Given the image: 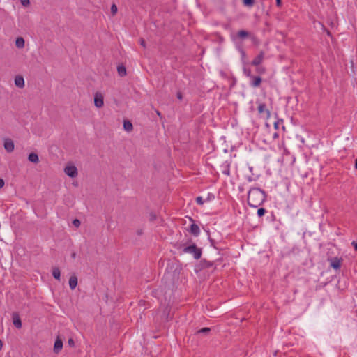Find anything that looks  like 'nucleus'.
<instances>
[{
    "instance_id": "ea45409f",
    "label": "nucleus",
    "mask_w": 357,
    "mask_h": 357,
    "mask_svg": "<svg viewBox=\"0 0 357 357\" xmlns=\"http://www.w3.org/2000/svg\"><path fill=\"white\" fill-rule=\"evenodd\" d=\"M354 167L356 169H357V159L355 160Z\"/></svg>"
},
{
    "instance_id": "20e7f679",
    "label": "nucleus",
    "mask_w": 357,
    "mask_h": 357,
    "mask_svg": "<svg viewBox=\"0 0 357 357\" xmlns=\"http://www.w3.org/2000/svg\"><path fill=\"white\" fill-rule=\"evenodd\" d=\"M190 220L192 223L190 225V227L188 231L194 236L197 237L199 236L201 232L199 227L195 223V221L191 218H190Z\"/></svg>"
},
{
    "instance_id": "39448f33",
    "label": "nucleus",
    "mask_w": 357,
    "mask_h": 357,
    "mask_svg": "<svg viewBox=\"0 0 357 357\" xmlns=\"http://www.w3.org/2000/svg\"><path fill=\"white\" fill-rule=\"evenodd\" d=\"M94 105L98 108H101L104 105V97L101 93L97 92L94 96Z\"/></svg>"
},
{
    "instance_id": "0eeeda50",
    "label": "nucleus",
    "mask_w": 357,
    "mask_h": 357,
    "mask_svg": "<svg viewBox=\"0 0 357 357\" xmlns=\"http://www.w3.org/2000/svg\"><path fill=\"white\" fill-rule=\"evenodd\" d=\"M12 319H13V325L17 328H22V321L20 319L19 314L17 312H13L12 314Z\"/></svg>"
},
{
    "instance_id": "2f4dec72",
    "label": "nucleus",
    "mask_w": 357,
    "mask_h": 357,
    "mask_svg": "<svg viewBox=\"0 0 357 357\" xmlns=\"http://www.w3.org/2000/svg\"><path fill=\"white\" fill-rule=\"evenodd\" d=\"M73 224L75 227H79L80 226V221L78 220V219H75L73 221Z\"/></svg>"
},
{
    "instance_id": "7c9ffc66",
    "label": "nucleus",
    "mask_w": 357,
    "mask_h": 357,
    "mask_svg": "<svg viewBox=\"0 0 357 357\" xmlns=\"http://www.w3.org/2000/svg\"><path fill=\"white\" fill-rule=\"evenodd\" d=\"M20 1L22 5L25 7L28 6L30 4L29 0H20Z\"/></svg>"
},
{
    "instance_id": "cd10ccee",
    "label": "nucleus",
    "mask_w": 357,
    "mask_h": 357,
    "mask_svg": "<svg viewBox=\"0 0 357 357\" xmlns=\"http://www.w3.org/2000/svg\"><path fill=\"white\" fill-rule=\"evenodd\" d=\"M282 122H283L282 119H278V121H275L274 122V128H275V129L278 130L280 123H282Z\"/></svg>"
},
{
    "instance_id": "37998d69",
    "label": "nucleus",
    "mask_w": 357,
    "mask_h": 357,
    "mask_svg": "<svg viewBox=\"0 0 357 357\" xmlns=\"http://www.w3.org/2000/svg\"><path fill=\"white\" fill-rule=\"evenodd\" d=\"M72 257H73V258H75V253H73V254L72 255Z\"/></svg>"
},
{
    "instance_id": "473e14b6",
    "label": "nucleus",
    "mask_w": 357,
    "mask_h": 357,
    "mask_svg": "<svg viewBox=\"0 0 357 357\" xmlns=\"http://www.w3.org/2000/svg\"><path fill=\"white\" fill-rule=\"evenodd\" d=\"M214 198H215V196L213 194L208 193L207 198H206V201H211V200L213 199Z\"/></svg>"
},
{
    "instance_id": "f257e3e1",
    "label": "nucleus",
    "mask_w": 357,
    "mask_h": 357,
    "mask_svg": "<svg viewBox=\"0 0 357 357\" xmlns=\"http://www.w3.org/2000/svg\"><path fill=\"white\" fill-rule=\"evenodd\" d=\"M266 200L265 192L259 188H252L248 193V204L252 208H257Z\"/></svg>"
},
{
    "instance_id": "6e6552de",
    "label": "nucleus",
    "mask_w": 357,
    "mask_h": 357,
    "mask_svg": "<svg viewBox=\"0 0 357 357\" xmlns=\"http://www.w3.org/2000/svg\"><path fill=\"white\" fill-rule=\"evenodd\" d=\"M264 58V52H260L259 54L252 60L251 64L255 66H257L261 64Z\"/></svg>"
},
{
    "instance_id": "aec40b11",
    "label": "nucleus",
    "mask_w": 357,
    "mask_h": 357,
    "mask_svg": "<svg viewBox=\"0 0 357 357\" xmlns=\"http://www.w3.org/2000/svg\"><path fill=\"white\" fill-rule=\"evenodd\" d=\"M331 266L335 269H338L340 267V261L337 258H335L332 261Z\"/></svg>"
},
{
    "instance_id": "72a5a7b5",
    "label": "nucleus",
    "mask_w": 357,
    "mask_h": 357,
    "mask_svg": "<svg viewBox=\"0 0 357 357\" xmlns=\"http://www.w3.org/2000/svg\"><path fill=\"white\" fill-rule=\"evenodd\" d=\"M140 45L144 48L146 47L145 40L143 38L140 39Z\"/></svg>"
},
{
    "instance_id": "c03bdc74",
    "label": "nucleus",
    "mask_w": 357,
    "mask_h": 357,
    "mask_svg": "<svg viewBox=\"0 0 357 357\" xmlns=\"http://www.w3.org/2000/svg\"><path fill=\"white\" fill-rule=\"evenodd\" d=\"M160 116V113L158 111V116Z\"/></svg>"
},
{
    "instance_id": "5701e85b",
    "label": "nucleus",
    "mask_w": 357,
    "mask_h": 357,
    "mask_svg": "<svg viewBox=\"0 0 357 357\" xmlns=\"http://www.w3.org/2000/svg\"><path fill=\"white\" fill-rule=\"evenodd\" d=\"M266 213V209H265V208H259V209L257 210V215H258L259 217H262V216H264V214H265Z\"/></svg>"
},
{
    "instance_id": "423d86ee",
    "label": "nucleus",
    "mask_w": 357,
    "mask_h": 357,
    "mask_svg": "<svg viewBox=\"0 0 357 357\" xmlns=\"http://www.w3.org/2000/svg\"><path fill=\"white\" fill-rule=\"evenodd\" d=\"M220 171L221 172L226 175L229 176L230 175V162L228 161H225L222 162L220 165Z\"/></svg>"
},
{
    "instance_id": "4be33fe9",
    "label": "nucleus",
    "mask_w": 357,
    "mask_h": 357,
    "mask_svg": "<svg viewBox=\"0 0 357 357\" xmlns=\"http://www.w3.org/2000/svg\"><path fill=\"white\" fill-rule=\"evenodd\" d=\"M243 74L246 77L250 78L252 76V74H251V70L250 68H248L246 67H243Z\"/></svg>"
},
{
    "instance_id": "c756f323",
    "label": "nucleus",
    "mask_w": 357,
    "mask_h": 357,
    "mask_svg": "<svg viewBox=\"0 0 357 357\" xmlns=\"http://www.w3.org/2000/svg\"><path fill=\"white\" fill-rule=\"evenodd\" d=\"M211 331V329L209 328H202V329H200L199 331V333H208L209 331Z\"/></svg>"
},
{
    "instance_id": "6ab92c4d",
    "label": "nucleus",
    "mask_w": 357,
    "mask_h": 357,
    "mask_svg": "<svg viewBox=\"0 0 357 357\" xmlns=\"http://www.w3.org/2000/svg\"><path fill=\"white\" fill-rule=\"evenodd\" d=\"M117 71L120 76L123 77L126 75V67L121 65L117 67Z\"/></svg>"
},
{
    "instance_id": "4c0bfd02",
    "label": "nucleus",
    "mask_w": 357,
    "mask_h": 357,
    "mask_svg": "<svg viewBox=\"0 0 357 357\" xmlns=\"http://www.w3.org/2000/svg\"><path fill=\"white\" fill-rule=\"evenodd\" d=\"M276 5L279 7L281 6V5H282L281 0H276Z\"/></svg>"
},
{
    "instance_id": "393cba45",
    "label": "nucleus",
    "mask_w": 357,
    "mask_h": 357,
    "mask_svg": "<svg viewBox=\"0 0 357 357\" xmlns=\"http://www.w3.org/2000/svg\"><path fill=\"white\" fill-rule=\"evenodd\" d=\"M117 10H118V8H117L116 5L113 3L111 6V12H112V15H116L117 13Z\"/></svg>"
},
{
    "instance_id": "9b49d317",
    "label": "nucleus",
    "mask_w": 357,
    "mask_h": 357,
    "mask_svg": "<svg viewBox=\"0 0 357 357\" xmlns=\"http://www.w3.org/2000/svg\"><path fill=\"white\" fill-rule=\"evenodd\" d=\"M3 146L5 149L9 153L12 152L15 148L13 142L10 139H7L4 141Z\"/></svg>"
},
{
    "instance_id": "1a4fd4ad",
    "label": "nucleus",
    "mask_w": 357,
    "mask_h": 357,
    "mask_svg": "<svg viewBox=\"0 0 357 357\" xmlns=\"http://www.w3.org/2000/svg\"><path fill=\"white\" fill-rule=\"evenodd\" d=\"M250 79V85L255 88L258 87L261 82V78L259 76L252 75Z\"/></svg>"
},
{
    "instance_id": "a878e982",
    "label": "nucleus",
    "mask_w": 357,
    "mask_h": 357,
    "mask_svg": "<svg viewBox=\"0 0 357 357\" xmlns=\"http://www.w3.org/2000/svg\"><path fill=\"white\" fill-rule=\"evenodd\" d=\"M205 202V200L200 196L196 198V203L199 205H203Z\"/></svg>"
},
{
    "instance_id": "a211bd4d",
    "label": "nucleus",
    "mask_w": 357,
    "mask_h": 357,
    "mask_svg": "<svg viewBox=\"0 0 357 357\" xmlns=\"http://www.w3.org/2000/svg\"><path fill=\"white\" fill-rule=\"evenodd\" d=\"M52 275L56 280H60L61 273H60V270L59 268H57V267L53 268Z\"/></svg>"
},
{
    "instance_id": "2eb2a0df",
    "label": "nucleus",
    "mask_w": 357,
    "mask_h": 357,
    "mask_svg": "<svg viewBox=\"0 0 357 357\" xmlns=\"http://www.w3.org/2000/svg\"><path fill=\"white\" fill-rule=\"evenodd\" d=\"M123 128L126 131L130 132L133 129L132 123L128 120L123 121Z\"/></svg>"
},
{
    "instance_id": "dca6fc26",
    "label": "nucleus",
    "mask_w": 357,
    "mask_h": 357,
    "mask_svg": "<svg viewBox=\"0 0 357 357\" xmlns=\"http://www.w3.org/2000/svg\"><path fill=\"white\" fill-rule=\"evenodd\" d=\"M24 45H25V41L22 37L17 38V39L15 40V45L17 47L22 49L24 47Z\"/></svg>"
},
{
    "instance_id": "7ed1b4c3",
    "label": "nucleus",
    "mask_w": 357,
    "mask_h": 357,
    "mask_svg": "<svg viewBox=\"0 0 357 357\" xmlns=\"http://www.w3.org/2000/svg\"><path fill=\"white\" fill-rule=\"evenodd\" d=\"M64 172L70 178H75L78 174L77 167L73 165H67L64 168Z\"/></svg>"
},
{
    "instance_id": "b1692460",
    "label": "nucleus",
    "mask_w": 357,
    "mask_h": 357,
    "mask_svg": "<svg viewBox=\"0 0 357 357\" xmlns=\"http://www.w3.org/2000/svg\"><path fill=\"white\" fill-rule=\"evenodd\" d=\"M243 3L245 6H252L254 5L255 1L254 0H243Z\"/></svg>"
},
{
    "instance_id": "412c9836",
    "label": "nucleus",
    "mask_w": 357,
    "mask_h": 357,
    "mask_svg": "<svg viewBox=\"0 0 357 357\" xmlns=\"http://www.w3.org/2000/svg\"><path fill=\"white\" fill-rule=\"evenodd\" d=\"M248 32L245 30H241L237 33L238 36L241 38L248 36Z\"/></svg>"
},
{
    "instance_id": "ddd939ff",
    "label": "nucleus",
    "mask_w": 357,
    "mask_h": 357,
    "mask_svg": "<svg viewBox=\"0 0 357 357\" xmlns=\"http://www.w3.org/2000/svg\"><path fill=\"white\" fill-rule=\"evenodd\" d=\"M77 285V278L76 275H71L69 279V287L71 289H75Z\"/></svg>"
},
{
    "instance_id": "c85d7f7f",
    "label": "nucleus",
    "mask_w": 357,
    "mask_h": 357,
    "mask_svg": "<svg viewBox=\"0 0 357 357\" xmlns=\"http://www.w3.org/2000/svg\"><path fill=\"white\" fill-rule=\"evenodd\" d=\"M257 178H258V176H257V177H253V176H246V180L248 182L255 181Z\"/></svg>"
},
{
    "instance_id": "c9c22d12",
    "label": "nucleus",
    "mask_w": 357,
    "mask_h": 357,
    "mask_svg": "<svg viewBox=\"0 0 357 357\" xmlns=\"http://www.w3.org/2000/svg\"><path fill=\"white\" fill-rule=\"evenodd\" d=\"M4 185V181L2 178H0V188H2Z\"/></svg>"
},
{
    "instance_id": "58836bf2",
    "label": "nucleus",
    "mask_w": 357,
    "mask_h": 357,
    "mask_svg": "<svg viewBox=\"0 0 357 357\" xmlns=\"http://www.w3.org/2000/svg\"><path fill=\"white\" fill-rule=\"evenodd\" d=\"M3 345V342L0 340V351L2 349Z\"/></svg>"
},
{
    "instance_id": "f3484780",
    "label": "nucleus",
    "mask_w": 357,
    "mask_h": 357,
    "mask_svg": "<svg viewBox=\"0 0 357 357\" xmlns=\"http://www.w3.org/2000/svg\"><path fill=\"white\" fill-rule=\"evenodd\" d=\"M28 159L30 162L38 163L39 161L38 155L36 153H31L29 155Z\"/></svg>"
},
{
    "instance_id": "a19ab883",
    "label": "nucleus",
    "mask_w": 357,
    "mask_h": 357,
    "mask_svg": "<svg viewBox=\"0 0 357 357\" xmlns=\"http://www.w3.org/2000/svg\"><path fill=\"white\" fill-rule=\"evenodd\" d=\"M249 170L250 172H252L253 171V167H249Z\"/></svg>"
},
{
    "instance_id": "e433bc0d",
    "label": "nucleus",
    "mask_w": 357,
    "mask_h": 357,
    "mask_svg": "<svg viewBox=\"0 0 357 357\" xmlns=\"http://www.w3.org/2000/svg\"><path fill=\"white\" fill-rule=\"evenodd\" d=\"M279 135L278 134V132H274L273 135V139H275L277 138H278Z\"/></svg>"
},
{
    "instance_id": "f704fd0d",
    "label": "nucleus",
    "mask_w": 357,
    "mask_h": 357,
    "mask_svg": "<svg viewBox=\"0 0 357 357\" xmlns=\"http://www.w3.org/2000/svg\"><path fill=\"white\" fill-rule=\"evenodd\" d=\"M68 343L70 346L73 347L75 343L73 339H69Z\"/></svg>"
},
{
    "instance_id": "f8f14e48",
    "label": "nucleus",
    "mask_w": 357,
    "mask_h": 357,
    "mask_svg": "<svg viewBox=\"0 0 357 357\" xmlns=\"http://www.w3.org/2000/svg\"><path fill=\"white\" fill-rule=\"evenodd\" d=\"M15 84L17 87L22 89L24 87V79L22 75H17L15 77Z\"/></svg>"
},
{
    "instance_id": "79ce46f5",
    "label": "nucleus",
    "mask_w": 357,
    "mask_h": 357,
    "mask_svg": "<svg viewBox=\"0 0 357 357\" xmlns=\"http://www.w3.org/2000/svg\"><path fill=\"white\" fill-rule=\"evenodd\" d=\"M177 97H178V98H179V99H181V95L180 93H178V94Z\"/></svg>"
},
{
    "instance_id": "bb28decb",
    "label": "nucleus",
    "mask_w": 357,
    "mask_h": 357,
    "mask_svg": "<svg viewBox=\"0 0 357 357\" xmlns=\"http://www.w3.org/2000/svg\"><path fill=\"white\" fill-rule=\"evenodd\" d=\"M239 52H240V53L241 54L242 61H243V62H244V60H245V56H246L245 52L242 48H239Z\"/></svg>"
},
{
    "instance_id": "4468645a",
    "label": "nucleus",
    "mask_w": 357,
    "mask_h": 357,
    "mask_svg": "<svg viewBox=\"0 0 357 357\" xmlns=\"http://www.w3.org/2000/svg\"><path fill=\"white\" fill-rule=\"evenodd\" d=\"M63 347V342L60 339H57L54 345V351L55 353H59Z\"/></svg>"
},
{
    "instance_id": "9d476101",
    "label": "nucleus",
    "mask_w": 357,
    "mask_h": 357,
    "mask_svg": "<svg viewBox=\"0 0 357 357\" xmlns=\"http://www.w3.org/2000/svg\"><path fill=\"white\" fill-rule=\"evenodd\" d=\"M257 110L259 114L265 113L266 114L267 119L270 118L271 112L268 109H266V105L264 103H259L257 107Z\"/></svg>"
},
{
    "instance_id": "f03ea898",
    "label": "nucleus",
    "mask_w": 357,
    "mask_h": 357,
    "mask_svg": "<svg viewBox=\"0 0 357 357\" xmlns=\"http://www.w3.org/2000/svg\"><path fill=\"white\" fill-rule=\"evenodd\" d=\"M183 252L192 255L195 259H200L202 254V249L198 248L195 243L183 247Z\"/></svg>"
}]
</instances>
